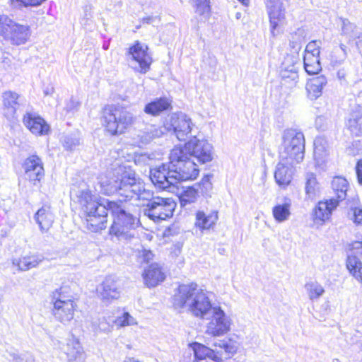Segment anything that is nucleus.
I'll return each instance as SVG.
<instances>
[{"label": "nucleus", "instance_id": "1", "mask_svg": "<svg viewBox=\"0 0 362 362\" xmlns=\"http://www.w3.org/2000/svg\"><path fill=\"white\" fill-rule=\"evenodd\" d=\"M173 306L209 322L205 334L221 337L230 330L232 320L220 306L211 303L209 293L196 283L180 285L173 296Z\"/></svg>", "mask_w": 362, "mask_h": 362}, {"label": "nucleus", "instance_id": "2", "mask_svg": "<svg viewBox=\"0 0 362 362\" xmlns=\"http://www.w3.org/2000/svg\"><path fill=\"white\" fill-rule=\"evenodd\" d=\"M184 151L178 146L171 150L168 163L151 168L150 178L158 188L165 189L181 181L194 180L199 170L194 160L187 159Z\"/></svg>", "mask_w": 362, "mask_h": 362}, {"label": "nucleus", "instance_id": "3", "mask_svg": "<svg viewBox=\"0 0 362 362\" xmlns=\"http://www.w3.org/2000/svg\"><path fill=\"white\" fill-rule=\"evenodd\" d=\"M71 198L78 202L86 214V227L91 232H98L106 228L109 200L98 202L91 194L85 183L74 185L70 192Z\"/></svg>", "mask_w": 362, "mask_h": 362}, {"label": "nucleus", "instance_id": "4", "mask_svg": "<svg viewBox=\"0 0 362 362\" xmlns=\"http://www.w3.org/2000/svg\"><path fill=\"white\" fill-rule=\"evenodd\" d=\"M114 166L117 168H112V172L108 173V177L101 178L100 186L104 194L117 193L124 201L134 199L136 193L140 190V179H136L135 173L127 170L119 162H116Z\"/></svg>", "mask_w": 362, "mask_h": 362}, {"label": "nucleus", "instance_id": "5", "mask_svg": "<svg viewBox=\"0 0 362 362\" xmlns=\"http://www.w3.org/2000/svg\"><path fill=\"white\" fill-rule=\"evenodd\" d=\"M108 206L113 216L110 234L116 236L118 240H127L134 238L132 230L138 226L139 221L129 205L126 202L110 201Z\"/></svg>", "mask_w": 362, "mask_h": 362}, {"label": "nucleus", "instance_id": "6", "mask_svg": "<svg viewBox=\"0 0 362 362\" xmlns=\"http://www.w3.org/2000/svg\"><path fill=\"white\" fill-rule=\"evenodd\" d=\"M102 118L107 131L112 135L124 133L136 120L132 113L114 105L104 107Z\"/></svg>", "mask_w": 362, "mask_h": 362}, {"label": "nucleus", "instance_id": "7", "mask_svg": "<svg viewBox=\"0 0 362 362\" xmlns=\"http://www.w3.org/2000/svg\"><path fill=\"white\" fill-rule=\"evenodd\" d=\"M284 150L280 158L285 157L298 163L304 158L305 138L303 134L295 129H286L282 136Z\"/></svg>", "mask_w": 362, "mask_h": 362}, {"label": "nucleus", "instance_id": "8", "mask_svg": "<svg viewBox=\"0 0 362 362\" xmlns=\"http://www.w3.org/2000/svg\"><path fill=\"white\" fill-rule=\"evenodd\" d=\"M176 203L170 198L156 197L148 202L144 214L154 222H159L172 217Z\"/></svg>", "mask_w": 362, "mask_h": 362}, {"label": "nucleus", "instance_id": "9", "mask_svg": "<svg viewBox=\"0 0 362 362\" xmlns=\"http://www.w3.org/2000/svg\"><path fill=\"white\" fill-rule=\"evenodd\" d=\"M168 132L173 131L180 141H185L191 137L194 139L197 129L186 114L183 112L173 113L168 122Z\"/></svg>", "mask_w": 362, "mask_h": 362}, {"label": "nucleus", "instance_id": "10", "mask_svg": "<svg viewBox=\"0 0 362 362\" xmlns=\"http://www.w3.org/2000/svg\"><path fill=\"white\" fill-rule=\"evenodd\" d=\"M180 148L186 153L187 159L189 160H191L189 156L194 157L201 163L210 162L213 159L212 146L205 139H198L197 136L186 143L184 148Z\"/></svg>", "mask_w": 362, "mask_h": 362}, {"label": "nucleus", "instance_id": "11", "mask_svg": "<svg viewBox=\"0 0 362 362\" xmlns=\"http://www.w3.org/2000/svg\"><path fill=\"white\" fill-rule=\"evenodd\" d=\"M300 59L298 55L287 54L281 63L280 76L281 84L288 88L296 86L298 82Z\"/></svg>", "mask_w": 362, "mask_h": 362}, {"label": "nucleus", "instance_id": "12", "mask_svg": "<svg viewBox=\"0 0 362 362\" xmlns=\"http://www.w3.org/2000/svg\"><path fill=\"white\" fill-rule=\"evenodd\" d=\"M148 47H129L127 53L129 66L141 74H146L152 63Z\"/></svg>", "mask_w": 362, "mask_h": 362}, {"label": "nucleus", "instance_id": "13", "mask_svg": "<svg viewBox=\"0 0 362 362\" xmlns=\"http://www.w3.org/2000/svg\"><path fill=\"white\" fill-rule=\"evenodd\" d=\"M22 168L24 171L25 180L33 185L40 183L45 177L43 162L36 154H33L26 158L22 164Z\"/></svg>", "mask_w": 362, "mask_h": 362}, {"label": "nucleus", "instance_id": "14", "mask_svg": "<svg viewBox=\"0 0 362 362\" xmlns=\"http://www.w3.org/2000/svg\"><path fill=\"white\" fill-rule=\"evenodd\" d=\"M267 8L269 16L271 33L275 35V31L283 26L285 20L284 8L281 0H267Z\"/></svg>", "mask_w": 362, "mask_h": 362}, {"label": "nucleus", "instance_id": "15", "mask_svg": "<svg viewBox=\"0 0 362 362\" xmlns=\"http://www.w3.org/2000/svg\"><path fill=\"white\" fill-rule=\"evenodd\" d=\"M121 288L118 280L112 276H107L98 288V294L104 303H110L119 298Z\"/></svg>", "mask_w": 362, "mask_h": 362}, {"label": "nucleus", "instance_id": "16", "mask_svg": "<svg viewBox=\"0 0 362 362\" xmlns=\"http://www.w3.org/2000/svg\"><path fill=\"white\" fill-rule=\"evenodd\" d=\"M293 164V160L280 158L274 171V179L279 186L285 187L291 182L294 174Z\"/></svg>", "mask_w": 362, "mask_h": 362}, {"label": "nucleus", "instance_id": "17", "mask_svg": "<svg viewBox=\"0 0 362 362\" xmlns=\"http://www.w3.org/2000/svg\"><path fill=\"white\" fill-rule=\"evenodd\" d=\"M339 205V200L334 198L320 201L314 209L313 219L315 223L322 225L329 220L332 211Z\"/></svg>", "mask_w": 362, "mask_h": 362}, {"label": "nucleus", "instance_id": "18", "mask_svg": "<svg viewBox=\"0 0 362 362\" xmlns=\"http://www.w3.org/2000/svg\"><path fill=\"white\" fill-rule=\"evenodd\" d=\"M320 53L319 47H305L303 64L305 71L308 74H317L321 71Z\"/></svg>", "mask_w": 362, "mask_h": 362}, {"label": "nucleus", "instance_id": "19", "mask_svg": "<svg viewBox=\"0 0 362 362\" xmlns=\"http://www.w3.org/2000/svg\"><path fill=\"white\" fill-rule=\"evenodd\" d=\"M76 307L75 303L59 300L54 303L52 313L57 321L66 324L73 320Z\"/></svg>", "mask_w": 362, "mask_h": 362}, {"label": "nucleus", "instance_id": "20", "mask_svg": "<svg viewBox=\"0 0 362 362\" xmlns=\"http://www.w3.org/2000/svg\"><path fill=\"white\" fill-rule=\"evenodd\" d=\"M68 362H84L85 356L79 341L74 337L68 339L64 348Z\"/></svg>", "mask_w": 362, "mask_h": 362}, {"label": "nucleus", "instance_id": "21", "mask_svg": "<svg viewBox=\"0 0 362 362\" xmlns=\"http://www.w3.org/2000/svg\"><path fill=\"white\" fill-rule=\"evenodd\" d=\"M24 124L36 135L47 134L49 130V125L40 117L28 113L23 117Z\"/></svg>", "mask_w": 362, "mask_h": 362}, {"label": "nucleus", "instance_id": "22", "mask_svg": "<svg viewBox=\"0 0 362 362\" xmlns=\"http://www.w3.org/2000/svg\"><path fill=\"white\" fill-rule=\"evenodd\" d=\"M327 83V79L324 75H320L310 78L306 84L307 95L311 100H315L322 94V90Z\"/></svg>", "mask_w": 362, "mask_h": 362}, {"label": "nucleus", "instance_id": "23", "mask_svg": "<svg viewBox=\"0 0 362 362\" xmlns=\"http://www.w3.org/2000/svg\"><path fill=\"white\" fill-rule=\"evenodd\" d=\"M19 98V94L16 92L7 90L3 93L4 114L8 119L14 117L16 110L20 105Z\"/></svg>", "mask_w": 362, "mask_h": 362}, {"label": "nucleus", "instance_id": "24", "mask_svg": "<svg viewBox=\"0 0 362 362\" xmlns=\"http://www.w3.org/2000/svg\"><path fill=\"white\" fill-rule=\"evenodd\" d=\"M146 285L148 287H154L162 282L165 278V274L161 267L157 263H153L145 269L143 274Z\"/></svg>", "mask_w": 362, "mask_h": 362}, {"label": "nucleus", "instance_id": "25", "mask_svg": "<svg viewBox=\"0 0 362 362\" xmlns=\"http://www.w3.org/2000/svg\"><path fill=\"white\" fill-rule=\"evenodd\" d=\"M171 103L172 100L167 97L156 98L145 105L144 112L151 116H158L163 112L170 109Z\"/></svg>", "mask_w": 362, "mask_h": 362}, {"label": "nucleus", "instance_id": "26", "mask_svg": "<svg viewBox=\"0 0 362 362\" xmlns=\"http://www.w3.org/2000/svg\"><path fill=\"white\" fill-rule=\"evenodd\" d=\"M35 219L39 225L40 230L44 233L47 231L52 226L54 216L49 206H43L36 212Z\"/></svg>", "mask_w": 362, "mask_h": 362}, {"label": "nucleus", "instance_id": "27", "mask_svg": "<svg viewBox=\"0 0 362 362\" xmlns=\"http://www.w3.org/2000/svg\"><path fill=\"white\" fill-rule=\"evenodd\" d=\"M292 202L288 197H284L283 202L276 204L272 209V215L278 223L288 221L291 215Z\"/></svg>", "mask_w": 362, "mask_h": 362}, {"label": "nucleus", "instance_id": "28", "mask_svg": "<svg viewBox=\"0 0 362 362\" xmlns=\"http://www.w3.org/2000/svg\"><path fill=\"white\" fill-rule=\"evenodd\" d=\"M347 127L353 135L356 136L362 135V105H357L352 109Z\"/></svg>", "mask_w": 362, "mask_h": 362}, {"label": "nucleus", "instance_id": "29", "mask_svg": "<svg viewBox=\"0 0 362 362\" xmlns=\"http://www.w3.org/2000/svg\"><path fill=\"white\" fill-rule=\"evenodd\" d=\"M218 219V212L213 211L206 214L202 211L196 213L195 226L201 230H209L214 227Z\"/></svg>", "mask_w": 362, "mask_h": 362}, {"label": "nucleus", "instance_id": "30", "mask_svg": "<svg viewBox=\"0 0 362 362\" xmlns=\"http://www.w3.org/2000/svg\"><path fill=\"white\" fill-rule=\"evenodd\" d=\"M43 259L42 255L33 254L15 259L13 260V264L17 266L19 270L28 271L37 267Z\"/></svg>", "mask_w": 362, "mask_h": 362}, {"label": "nucleus", "instance_id": "31", "mask_svg": "<svg viewBox=\"0 0 362 362\" xmlns=\"http://www.w3.org/2000/svg\"><path fill=\"white\" fill-rule=\"evenodd\" d=\"M346 267L349 274L360 284H362V262L359 258L349 252L346 261Z\"/></svg>", "mask_w": 362, "mask_h": 362}, {"label": "nucleus", "instance_id": "32", "mask_svg": "<svg viewBox=\"0 0 362 362\" xmlns=\"http://www.w3.org/2000/svg\"><path fill=\"white\" fill-rule=\"evenodd\" d=\"M341 31L344 35L349 36L352 39V43L358 45L362 43V33L358 30H355L356 25L351 23L348 19L341 18Z\"/></svg>", "mask_w": 362, "mask_h": 362}, {"label": "nucleus", "instance_id": "33", "mask_svg": "<svg viewBox=\"0 0 362 362\" xmlns=\"http://www.w3.org/2000/svg\"><path fill=\"white\" fill-rule=\"evenodd\" d=\"M29 35L30 33L28 26L16 23L8 38H10L16 45H20L26 42Z\"/></svg>", "mask_w": 362, "mask_h": 362}, {"label": "nucleus", "instance_id": "34", "mask_svg": "<svg viewBox=\"0 0 362 362\" xmlns=\"http://www.w3.org/2000/svg\"><path fill=\"white\" fill-rule=\"evenodd\" d=\"M348 182L342 177H335L332 181V187L337 194L339 202L344 200L346 197V191L348 189Z\"/></svg>", "mask_w": 362, "mask_h": 362}, {"label": "nucleus", "instance_id": "35", "mask_svg": "<svg viewBox=\"0 0 362 362\" xmlns=\"http://www.w3.org/2000/svg\"><path fill=\"white\" fill-rule=\"evenodd\" d=\"M305 289L310 300H317L323 296L324 287L316 281H310L305 284Z\"/></svg>", "mask_w": 362, "mask_h": 362}, {"label": "nucleus", "instance_id": "36", "mask_svg": "<svg viewBox=\"0 0 362 362\" xmlns=\"http://www.w3.org/2000/svg\"><path fill=\"white\" fill-rule=\"evenodd\" d=\"M196 13L202 20H206L211 13L210 0H194Z\"/></svg>", "mask_w": 362, "mask_h": 362}, {"label": "nucleus", "instance_id": "37", "mask_svg": "<svg viewBox=\"0 0 362 362\" xmlns=\"http://www.w3.org/2000/svg\"><path fill=\"white\" fill-rule=\"evenodd\" d=\"M215 346H218L224 350L226 358H230L235 354L238 350V344L236 341L229 339L228 340L219 341L214 343Z\"/></svg>", "mask_w": 362, "mask_h": 362}, {"label": "nucleus", "instance_id": "38", "mask_svg": "<svg viewBox=\"0 0 362 362\" xmlns=\"http://www.w3.org/2000/svg\"><path fill=\"white\" fill-rule=\"evenodd\" d=\"M68 300L71 303H75L73 296L69 292V288L67 286H62L59 289L55 290L52 294V303H57L58 301Z\"/></svg>", "mask_w": 362, "mask_h": 362}, {"label": "nucleus", "instance_id": "39", "mask_svg": "<svg viewBox=\"0 0 362 362\" xmlns=\"http://www.w3.org/2000/svg\"><path fill=\"white\" fill-rule=\"evenodd\" d=\"M168 122L163 126L157 127L156 125H150L145 128L144 134L147 140H151L156 137H160L167 132H168Z\"/></svg>", "mask_w": 362, "mask_h": 362}, {"label": "nucleus", "instance_id": "40", "mask_svg": "<svg viewBox=\"0 0 362 362\" xmlns=\"http://www.w3.org/2000/svg\"><path fill=\"white\" fill-rule=\"evenodd\" d=\"M16 23L6 15L0 16V35L8 38Z\"/></svg>", "mask_w": 362, "mask_h": 362}, {"label": "nucleus", "instance_id": "41", "mask_svg": "<svg viewBox=\"0 0 362 362\" xmlns=\"http://www.w3.org/2000/svg\"><path fill=\"white\" fill-rule=\"evenodd\" d=\"M198 189L193 187H188L183 191L180 197V204L185 206L187 204L193 203L198 197Z\"/></svg>", "mask_w": 362, "mask_h": 362}, {"label": "nucleus", "instance_id": "42", "mask_svg": "<svg viewBox=\"0 0 362 362\" xmlns=\"http://www.w3.org/2000/svg\"><path fill=\"white\" fill-rule=\"evenodd\" d=\"M189 347L193 351L194 357L198 360H203L206 357H209L211 349L198 342L189 344Z\"/></svg>", "mask_w": 362, "mask_h": 362}, {"label": "nucleus", "instance_id": "43", "mask_svg": "<svg viewBox=\"0 0 362 362\" xmlns=\"http://www.w3.org/2000/svg\"><path fill=\"white\" fill-rule=\"evenodd\" d=\"M317 182L313 173L306 175L305 193L308 198L313 199L317 191Z\"/></svg>", "mask_w": 362, "mask_h": 362}, {"label": "nucleus", "instance_id": "44", "mask_svg": "<svg viewBox=\"0 0 362 362\" xmlns=\"http://www.w3.org/2000/svg\"><path fill=\"white\" fill-rule=\"evenodd\" d=\"M63 146L69 151H73L80 144V137L78 134L66 135L62 140Z\"/></svg>", "mask_w": 362, "mask_h": 362}, {"label": "nucleus", "instance_id": "45", "mask_svg": "<svg viewBox=\"0 0 362 362\" xmlns=\"http://www.w3.org/2000/svg\"><path fill=\"white\" fill-rule=\"evenodd\" d=\"M326 141L322 137H317L314 141V155L316 158H322L327 155Z\"/></svg>", "mask_w": 362, "mask_h": 362}, {"label": "nucleus", "instance_id": "46", "mask_svg": "<svg viewBox=\"0 0 362 362\" xmlns=\"http://www.w3.org/2000/svg\"><path fill=\"white\" fill-rule=\"evenodd\" d=\"M139 185L141 186L140 190L136 193L135 200H146L148 202H150V201L155 198L153 193L148 189H146L144 183L141 180H139Z\"/></svg>", "mask_w": 362, "mask_h": 362}, {"label": "nucleus", "instance_id": "47", "mask_svg": "<svg viewBox=\"0 0 362 362\" xmlns=\"http://www.w3.org/2000/svg\"><path fill=\"white\" fill-rule=\"evenodd\" d=\"M115 323L119 327H126L136 324V320L129 313H124L123 315L118 317Z\"/></svg>", "mask_w": 362, "mask_h": 362}, {"label": "nucleus", "instance_id": "48", "mask_svg": "<svg viewBox=\"0 0 362 362\" xmlns=\"http://www.w3.org/2000/svg\"><path fill=\"white\" fill-rule=\"evenodd\" d=\"M211 177V176L209 175L204 176L202 179L201 182L199 184L196 185L197 187H199L202 194H207L211 189L212 184L210 180Z\"/></svg>", "mask_w": 362, "mask_h": 362}, {"label": "nucleus", "instance_id": "49", "mask_svg": "<svg viewBox=\"0 0 362 362\" xmlns=\"http://www.w3.org/2000/svg\"><path fill=\"white\" fill-rule=\"evenodd\" d=\"M349 215L354 223L362 225V209L358 207L351 209Z\"/></svg>", "mask_w": 362, "mask_h": 362}, {"label": "nucleus", "instance_id": "50", "mask_svg": "<svg viewBox=\"0 0 362 362\" xmlns=\"http://www.w3.org/2000/svg\"><path fill=\"white\" fill-rule=\"evenodd\" d=\"M153 256L154 255L151 250L144 249L139 252L138 261L141 264H148L151 260L153 259Z\"/></svg>", "mask_w": 362, "mask_h": 362}, {"label": "nucleus", "instance_id": "51", "mask_svg": "<svg viewBox=\"0 0 362 362\" xmlns=\"http://www.w3.org/2000/svg\"><path fill=\"white\" fill-rule=\"evenodd\" d=\"M112 326L107 321L105 317L100 318L97 323V329L100 332L108 333L112 331Z\"/></svg>", "mask_w": 362, "mask_h": 362}, {"label": "nucleus", "instance_id": "52", "mask_svg": "<svg viewBox=\"0 0 362 362\" xmlns=\"http://www.w3.org/2000/svg\"><path fill=\"white\" fill-rule=\"evenodd\" d=\"M305 30L304 28H298L292 35V39L293 40V42L297 43H303V40L305 37Z\"/></svg>", "mask_w": 362, "mask_h": 362}, {"label": "nucleus", "instance_id": "53", "mask_svg": "<svg viewBox=\"0 0 362 362\" xmlns=\"http://www.w3.org/2000/svg\"><path fill=\"white\" fill-rule=\"evenodd\" d=\"M7 358L11 362H33L32 358L25 359L16 352H8Z\"/></svg>", "mask_w": 362, "mask_h": 362}, {"label": "nucleus", "instance_id": "54", "mask_svg": "<svg viewBox=\"0 0 362 362\" xmlns=\"http://www.w3.org/2000/svg\"><path fill=\"white\" fill-rule=\"evenodd\" d=\"M80 103L74 98H71L69 101H67L65 109L67 112H74L78 110L80 107Z\"/></svg>", "mask_w": 362, "mask_h": 362}, {"label": "nucleus", "instance_id": "55", "mask_svg": "<svg viewBox=\"0 0 362 362\" xmlns=\"http://www.w3.org/2000/svg\"><path fill=\"white\" fill-rule=\"evenodd\" d=\"M349 252L355 255H362V241H356L350 245Z\"/></svg>", "mask_w": 362, "mask_h": 362}, {"label": "nucleus", "instance_id": "56", "mask_svg": "<svg viewBox=\"0 0 362 362\" xmlns=\"http://www.w3.org/2000/svg\"><path fill=\"white\" fill-rule=\"evenodd\" d=\"M208 358H211L214 362H223L221 354L213 349H211V353H209Z\"/></svg>", "mask_w": 362, "mask_h": 362}, {"label": "nucleus", "instance_id": "57", "mask_svg": "<svg viewBox=\"0 0 362 362\" xmlns=\"http://www.w3.org/2000/svg\"><path fill=\"white\" fill-rule=\"evenodd\" d=\"M156 21H160V18L158 17V16H146V17L142 18L140 20V22L144 23H144H146V24H153Z\"/></svg>", "mask_w": 362, "mask_h": 362}, {"label": "nucleus", "instance_id": "58", "mask_svg": "<svg viewBox=\"0 0 362 362\" xmlns=\"http://www.w3.org/2000/svg\"><path fill=\"white\" fill-rule=\"evenodd\" d=\"M356 171L358 182L362 185V160L358 161L356 166Z\"/></svg>", "mask_w": 362, "mask_h": 362}, {"label": "nucleus", "instance_id": "59", "mask_svg": "<svg viewBox=\"0 0 362 362\" xmlns=\"http://www.w3.org/2000/svg\"><path fill=\"white\" fill-rule=\"evenodd\" d=\"M92 18V15L90 13V11H86L84 18L82 19V21H85L84 23L81 22L83 24H87L88 21H90Z\"/></svg>", "mask_w": 362, "mask_h": 362}, {"label": "nucleus", "instance_id": "60", "mask_svg": "<svg viewBox=\"0 0 362 362\" xmlns=\"http://www.w3.org/2000/svg\"><path fill=\"white\" fill-rule=\"evenodd\" d=\"M54 88L52 86H50V87H47L46 88L44 89V94L45 95H52L54 93Z\"/></svg>", "mask_w": 362, "mask_h": 362}, {"label": "nucleus", "instance_id": "61", "mask_svg": "<svg viewBox=\"0 0 362 362\" xmlns=\"http://www.w3.org/2000/svg\"><path fill=\"white\" fill-rule=\"evenodd\" d=\"M124 362H139L133 357H126Z\"/></svg>", "mask_w": 362, "mask_h": 362}, {"label": "nucleus", "instance_id": "62", "mask_svg": "<svg viewBox=\"0 0 362 362\" xmlns=\"http://www.w3.org/2000/svg\"><path fill=\"white\" fill-rule=\"evenodd\" d=\"M240 16H241L240 13H236V18H237L238 19L240 18Z\"/></svg>", "mask_w": 362, "mask_h": 362}, {"label": "nucleus", "instance_id": "63", "mask_svg": "<svg viewBox=\"0 0 362 362\" xmlns=\"http://www.w3.org/2000/svg\"><path fill=\"white\" fill-rule=\"evenodd\" d=\"M141 28V24L136 25L135 28L136 30L139 29Z\"/></svg>", "mask_w": 362, "mask_h": 362}, {"label": "nucleus", "instance_id": "64", "mask_svg": "<svg viewBox=\"0 0 362 362\" xmlns=\"http://www.w3.org/2000/svg\"><path fill=\"white\" fill-rule=\"evenodd\" d=\"M134 45L139 46V45H140V44H139V42L138 41H136V43Z\"/></svg>", "mask_w": 362, "mask_h": 362}]
</instances>
